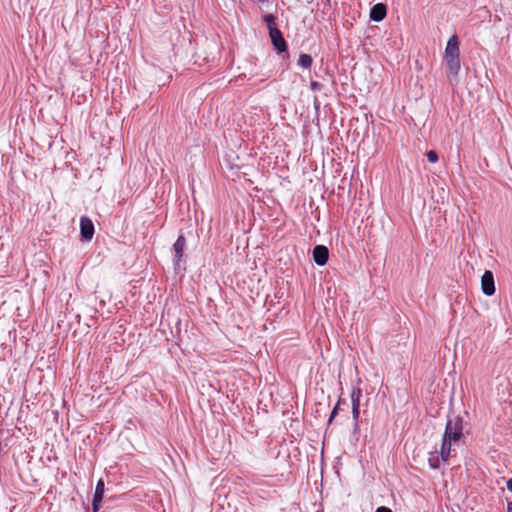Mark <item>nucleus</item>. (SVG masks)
<instances>
[{
    "label": "nucleus",
    "mask_w": 512,
    "mask_h": 512,
    "mask_svg": "<svg viewBox=\"0 0 512 512\" xmlns=\"http://www.w3.org/2000/svg\"><path fill=\"white\" fill-rule=\"evenodd\" d=\"M426 156H427V160L430 162V163H436L438 161V154L436 151L434 150H430L426 153Z\"/></svg>",
    "instance_id": "2eb2a0df"
},
{
    "label": "nucleus",
    "mask_w": 512,
    "mask_h": 512,
    "mask_svg": "<svg viewBox=\"0 0 512 512\" xmlns=\"http://www.w3.org/2000/svg\"><path fill=\"white\" fill-rule=\"evenodd\" d=\"M458 443L448 440L446 438H442L441 448H440V455L442 461L446 462L449 459L450 453H451V447L453 445H457Z\"/></svg>",
    "instance_id": "9b49d317"
},
{
    "label": "nucleus",
    "mask_w": 512,
    "mask_h": 512,
    "mask_svg": "<svg viewBox=\"0 0 512 512\" xmlns=\"http://www.w3.org/2000/svg\"><path fill=\"white\" fill-rule=\"evenodd\" d=\"M104 491H105L104 481L102 479H99L96 484L93 501H92L93 512H98V510L100 509V505H101V502H102L103 496H104Z\"/></svg>",
    "instance_id": "423d86ee"
},
{
    "label": "nucleus",
    "mask_w": 512,
    "mask_h": 512,
    "mask_svg": "<svg viewBox=\"0 0 512 512\" xmlns=\"http://www.w3.org/2000/svg\"><path fill=\"white\" fill-rule=\"evenodd\" d=\"M507 489L512 492V478H510L506 483Z\"/></svg>",
    "instance_id": "6ab92c4d"
},
{
    "label": "nucleus",
    "mask_w": 512,
    "mask_h": 512,
    "mask_svg": "<svg viewBox=\"0 0 512 512\" xmlns=\"http://www.w3.org/2000/svg\"><path fill=\"white\" fill-rule=\"evenodd\" d=\"M440 460L441 459V455L438 454L437 451L435 452H431L429 454V458H428V462H429V466L432 468V469H437L440 467Z\"/></svg>",
    "instance_id": "f8f14e48"
},
{
    "label": "nucleus",
    "mask_w": 512,
    "mask_h": 512,
    "mask_svg": "<svg viewBox=\"0 0 512 512\" xmlns=\"http://www.w3.org/2000/svg\"><path fill=\"white\" fill-rule=\"evenodd\" d=\"M272 44L279 52H284L286 50V42L282 36L281 31L277 28L272 32H269Z\"/></svg>",
    "instance_id": "1a4fd4ad"
},
{
    "label": "nucleus",
    "mask_w": 512,
    "mask_h": 512,
    "mask_svg": "<svg viewBox=\"0 0 512 512\" xmlns=\"http://www.w3.org/2000/svg\"><path fill=\"white\" fill-rule=\"evenodd\" d=\"M463 429V419L459 416H454L448 419L443 437L459 443L463 437Z\"/></svg>",
    "instance_id": "f03ea898"
},
{
    "label": "nucleus",
    "mask_w": 512,
    "mask_h": 512,
    "mask_svg": "<svg viewBox=\"0 0 512 512\" xmlns=\"http://www.w3.org/2000/svg\"><path fill=\"white\" fill-rule=\"evenodd\" d=\"M264 21L266 22L269 32H272L274 29H277L275 18L272 14L265 15Z\"/></svg>",
    "instance_id": "4468645a"
},
{
    "label": "nucleus",
    "mask_w": 512,
    "mask_h": 512,
    "mask_svg": "<svg viewBox=\"0 0 512 512\" xmlns=\"http://www.w3.org/2000/svg\"><path fill=\"white\" fill-rule=\"evenodd\" d=\"M337 410H338V405H336L334 407V409L332 410L331 414H330V418H329V422L332 421V419L335 417V415L337 414Z\"/></svg>",
    "instance_id": "a211bd4d"
},
{
    "label": "nucleus",
    "mask_w": 512,
    "mask_h": 512,
    "mask_svg": "<svg viewBox=\"0 0 512 512\" xmlns=\"http://www.w3.org/2000/svg\"><path fill=\"white\" fill-rule=\"evenodd\" d=\"M185 245H186L185 237L183 235H180L173 245L175 265H178L179 262L181 261L183 253H184Z\"/></svg>",
    "instance_id": "9d476101"
},
{
    "label": "nucleus",
    "mask_w": 512,
    "mask_h": 512,
    "mask_svg": "<svg viewBox=\"0 0 512 512\" xmlns=\"http://www.w3.org/2000/svg\"><path fill=\"white\" fill-rule=\"evenodd\" d=\"M310 87L312 90H320L322 85L317 81H312Z\"/></svg>",
    "instance_id": "dca6fc26"
},
{
    "label": "nucleus",
    "mask_w": 512,
    "mask_h": 512,
    "mask_svg": "<svg viewBox=\"0 0 512 512\" xmlns=\"http://www.w3.org/2000/svg\"><path fill=\"white\" fill-rule=\"evenodd\" d=\"M362 396V391L359 387H356L352 390L351 393V402H352V416L355 422V426L358 425V419L360 415V399Z\"/></svg>",
    "instance_id": "39448f33"
},
{
    "label": "nucleus",
    "mask_w": 512,
    "mask_h": 512,
    "mask_svg": "<svg viewBox=\"0 0 512 512\" xmlns=\"http://www.w3.org/2000/svg\"><path fill=\"white\" fill-rule=\"evenodd\" d=\"M80 233L83 241H90L94 235V225L88 217H81L80 219Z\"/></svg>",
    "instance_id": "20e7f679"
},
{
    "label": "nucleus",
    "mask_w": 512,
    "mask_h": 512,
    "mask_svg": "<svg viewBox=\"0 0 512 512\" xmlns=\"http://www.w3.org/2000/svg\"><path fill=\"white\" fill-rule=\"evenodd\" d=\"M481 289L486 296H492L495 293L494 276L489 270H486L482 275Z\"/></svg>",
    "instance_id": "7ed1b4c3"
},
{
    "label": "nucleus",
    "mask_w": 512,
    "mask_h": 512,
    "mask_svg": "<svg viewBox=\"0 0 512 512\" xmlns=\"http://www.w3.org/2000/svg\"><path fill=\"white\" fill-rule=\"evenodd\" d=\"M507 512H512V502H508V504H507Z\"/></svg>",
    "instance_id": "aec40b11"
},
{
    "label": "nucleus",
    "mask_w": 512,
    "mask_h": 512,
    "mask_svg": "<svg viewBox=\"0 0 512 512\" xmlns=\"http://www.w3.org/2000/svg\"><path fill=\"white\" fill-rule=\"evenodd\" d=\"M386 14V5L383 3H377L370 10V19L375 22H380L386 17Z\"/></svg>",
    "instance_id": "6e6552de"
},
{
    "label": "nucleus",
    "mask_w": 512,
    "mask_h": 512,
    "mask_svg": "<svg viewBox=\"0 0 512 512\" xmlns=\"http://www.w3.org/2000/svg\"><path fill=\"white\" fill-rule=\"evenodd\" d=\"M444 59L446 62L448 76L456 77L460 70L459 41L456 35L449 38L445 48Z\"/></svg>",
    "instance_id": "f257e3e1"
},
{
    "label": "nucleus",
    "mask_w": 512,
    "mask_h": 512,
    "mask_svg": "<svg viewBox=\"0 0 512 512\" xmlns=\"http://www.w3.org/2000/svg\"><path fill=\"white\" fill-rule=\"evenodd\" d=\"M313 62L312 57L309 54H301L299 56L298 64L304 69H308L311 67Z\"/></svg>",
    "instance_id": "ddd939ff"
},
{
    "label": "nucleus",
    "mask_w": 512,
    "mask_h": 512,
    "mask_svg": "<svg viewBox=\"0 0 512 512\" xmlns=\"http://www.w3.org/2000/svg\"><path fill=\"white\" fill-rule=\"evenodd\" d=\"M329 258V250L326 246L317 245L313 249V259L319 266H323L327 263Z\"/></svg>",
    "instance_id": "0eeeda50"
},
{
    "label": "nucleus",
    "mask_w": 512,
    "mask_h": 512,
    "mask_svg": "<svg viewBox=\"0 0 512 512\" xmlns=\"http://www.w3.org/2000/svg\"><path fill=\"white\" fill-rule=\"evenodd\" d=\"M375 512H392V510L388 507L381 506V507H378Z\"/></svg>",
    "instance_id": "f3484780"
}]
</instances>
